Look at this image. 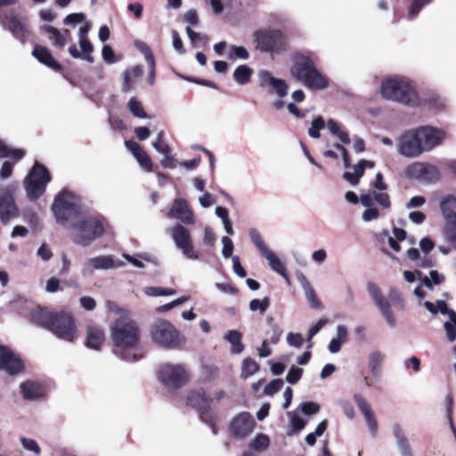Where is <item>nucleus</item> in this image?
Listing matches in <instances>:
<instances>
[{
  "label": "nucleus",
  "mask_w": 456,
  "mask_h": 456,
  "mask_svg": "<svg viewBox=\"0 0 456 456\" xmlns=\"http://www.w3.org/2000/svg\"><path fill=\"white\" fill-rule=\"evenodd\" d=\"M283 384L284 382L281 379H275L265 386L264 393L266 395H273L282 388Z\"/></svg>",
  "instance_id": "5fc2aeb1"
},
{
  "label": "nucleus",
  "mask_w": 456,
  "mask_h": 456,
  "mask_svg": "<svg viewBox=\"0 0 456 456\" xmlns=\"http://www.w3.org/2000/svg\"><path fill=\"white\" fill-rule=\"evenodd\" d=\"M259 86L269 94L276 93L280 98L287 95L289 86L283 79L274 77L268 70L258 72Z\"/></svg>",
  "instance_id": "6ab92c4d"
},
{
  "label": "nucleus",
  "mask_w": 456,
  "mask_h": 456,
  "mask_svg": "<svg viewBox=\"0 0 456 456\" xmlns=\"http://www.w3.org/2000/svg\"><path fill=\"white\" fill-rule=\"evenodd\" d=\"M222 243H223L222 254H223L224 257H225V258L231 257L232 255L233 248H234L232 240L228 236H224L222 238Z\"/></svg>",
  "instance_id": "680f3d73"
},
{
  "label": "nucleus",
  "mask_w": 456,
  "mask_h": 456,
  "mask_svg": "<svg viewBox=\"0 0 456 456\" xmlns=\"http://www.w3.org/2000/svg\"><path fill=\"white\" fill-rule=\"evenodd\" d=\"M444 235L446 240L456 249V222L446 224L444 227Z\"/></svg>",
  "instance_id": "864d4df0"
},
{
  "label": "nucleus",
  "mask_w": 456,
  "mask_h": 456,
  "mask_svg": "<svg viewBox=\"0 0 456 456\" xmlns=\"http://www.w3.org/2000/svg\"><path fill=\"white\" fill-rule=\"evenodd\" d=\"M267 322L272 325V335L270 337V342L272 344H277L280 341L281 336L282 334V330L277 323H273V317L267 318Z\"/></svg>",
  "instance_id": "13d9d810"
},
{
  "label": "nucleus",
  "mask_w": 456,
  "mask_h": 456,
  "mask_svg": "<svg viewBox=\"0 0 456 456\" xmlns=\"http://www.w3.org/2000/svg\"><path fill=\"white\" fill-rule=\"evenodd\" d=\"M253 37L256 48L263 53L280 54L289 50V40L280 29H258Z\"/></svg>",
  "instance_id": "0eeeda50"
},
{
  "label": "nucleus",
  "mask_w": 456,
  "mask_h": 456,
  "mask_svg": "<svg viewBox=\"0 0 456 456\" xmlns=\"http://www.w3.org/2000/svg\"><path fill=\"white\" fill-rule=\"evenodd\" d=\"M429 274L430 278H428V276H424L421 279L422 284L429 289H433V284L439 285L444 281V276L443 274H440L436 270L431 271Z\"/></svg>",
  "instance_id": "ea45409f"
},
{
  "label": "nucleus",
  "mask_w": 456,
  "mask_h": 456,
  "mask_svg": "<svg viewBox=\"0 0 456 456\" xmlns=\"http://www.w3.org/2000/svg\"><path fill=\"white\" fill-rule=\"evenodd\" d=\"M415 129L420 140L423 152L429 151L441 144L445 137V134L442 129L434 126H424Z\"/></svg>",
  "instance_id": "a211bd4d"
},
{
  "label": "nucleus",
  "mask_w": 456,
  "mask_h": 456,
  "mask_svg": "<svg viewBox=\"0 0 456 456\" xmlns=\"http://www.w3.org/2000/svg\"><path fill=\"white\" fill-rule=\"evenodd\" d=\"M269 445L270 439L267 435L263 433L257 434L248 444L249 448L256 452H264L268 449Z\"/></svg>",
  "instance_id": "c9c22d12"
},
{
  "label": "nucleus",
  "mask_w": 456,
  "mask_h": 456,
  "mask_svg": "<svg viewBox=\"0 0 456 456\" xmlns=\"http://www.w3.org/2000/svg\"><path fill=\"white\" fill-rule=\"evenodd\" d=\"M212 402L213 399L207 395L204 388L191 389L186 395V404L197 411L200 419L212 412Z\"/></svg>",
  "instance_id": "f3484780"
},
{
  "label": "nucleus",
  "mask_w": 456,
  "mask_h": 456,
  "mask_svg": "<svg viewBox=\"0 0 456 456\" xmlns=\"http://www.w3.org/2000/svg\"><path fill=\"white\" fill-rule=\"evenodd\" d=\"M102 54L103 60L107 63L111 64V63H114L116 61L115 53H114L113 49L111 48V46H110L108 45H105L102 47Z\"/></svg>",
  "instance_id": "338daca9"
},
{
  "label": "nucleus",
  "mask_w": 456,
  "mask_h": 456,
  "mask_svg": "<svg viewBox=\"0 0 456 456\" xmlns=\"http://www.w3.org/2000/svg\"><path fill=\"white\" fill-rule=\"evenodd\" d=\"M228 58L230 60H247L249 58V53L244 46L232 45L228 53Z\"/></svg>",
  "instance_id": "c03bdc74"
},
{
  "label": "nucleus",
  "mask_w": 456,
  "mask_h": 456,
  "mask_svg": "<svg viewBox=\"0 0 456 456\" xmlns=\"http://www.w3.org/2000/svg\"><path fill=\"white\" fill-rule=\"evenodd\" d=\"M51 181L49 170L42 164L36 163L24 180V187L29 200H37L45 191Z\"/></svg>",
  "instance_id": "6e6552de"
},
{
  "label": "nucleus",
  "mask_w": 456,
  "mask_h": 456,
  "mask_svg": "<svg viewBox=\"0 0 456 456\" xmlns=\"http://www.w3.org/2000/svg\"><path fill=\"white\" fill-rule=\"evenodd\" d=\"M53 313L37 306L29 312V322L48 330Z\"/></svg>",
  "instance_id": "bb28decb"
},
{
  "label": "nucleus",
  "mask_w": 456,
  "mask_h": 456,
  "mask_svg": "<svg viewBox=\"0 0 456 456\" xmlns=\"http://www.w3.org/2000/svg\"><path fill=\"white\" fill-rule=\"evenodd\" d=\"M201 375L204 382H210L217 377L218 369L214 366H203Z\"/></svg>",
  "instance_id": "4d7b16f0"
},
{
  "label": "nucleus",
  "mask_w": 456,
  "mask_h": 456,
  "mask_svg": "<svg viewBox=\"0 0 456 456\" xmlns=\"http://www.w3.org/2000/svg\"><path fill=\"white\" fill-rule=\"evenodd\" d=\"M327 127L333 135L337 136L341 141L342 143L349 144L351 142L347 132L343 131L340 128V126L334 119H329L327 121Z\"/></svg>",
  "instance_id": "f704fd0d"
},
{
  "label": "nucleus",
  "mask_w": 456,
  "mask_h": 456,
  "mask_svg": "<svg viewBox=\"0 0 456 456\" xmlns=\"http://www.w3.org/2000/svg\"><path fill=\"white\" fill-rule=\"evenodd\" d=\"M270 305L269 297H265L262 300L255 298L249 302V309L253 312L259 310L264 314Z\"/></svg>",
  "instance_id": "3c124183"
},
{
  "label": "nucleus",
  "mask_w": 456,
  "mask_h": 456,
  "mask_svg": "<svg viewBox=\"0 0 456 456\" xmlns=\"http://www.w3.org/2000/svg\"><path fill=\"white\" fill-rule=\"evenodd\" d=\"M405 175L422 183H434L440 180V172L436 167L424 162H414L404 170Z\"/></svg>",
  "instance_id": "f8f14e48"
},
{
  "label": "nucleus",
  "mask_w": 456,
  "mask_h": 456,
  "mask_svg": "<svg viewBox=\"0 0 456 456\" xmlns=\"http://www.w3.org/2000/svg\"><path fill=\"white\" fill-rule=\"evenodd\" d=\"M242 334L238 330H229L224 338L232 344V353L240 354L244 350V345L241 342Z\"/></svg>",
  "instance_id": "2f4dec72"
},
{
  "label": "nucleus",
  "mask_w": 456,
  "mask_h": 456,
  "mask_svg": "<svg viewBox=\"0 0 456 456\" xmlns=\"http://www.w3.org/2000/svg\"><path fill=\"white\" fill-rule=\"evenodd\" d=\"M20 392L23 398L28 400L41 398L45 393V388L41 384L31 380L21 383Z\"/></svg>",
  "instance_id": "cd10ccee"
},
{
  "label": "nucleus",
  "mask_w": 456,
  "mask_h": 456,
  "mask_svg": "<svg viewBox=\"0 0 456 456\" xmlns=\"http://www.w3.org/2000/svg\"><path fill=\"white\" fill-rule=\"evenodd\" d=\"M79 45L82 50V52H80L82 53V59L93 63L94 58L91 54L94 51V47L89 39L79 40Z\"/></svg>",
  "instance_id": "a18cd8bd"
},
{
  "label": "nucleus",
  "mask_w": 456,
  "mask_h": 456,
  "mask_svg": "<svg viewBox=\"0 0 456 456\" xmlns=\"http://www.w3.org/2000/svg\"><path fill=\"white\" fill-rule=\"evenodd\" d=\"M368 292L380 311L382 316L390 327L395 326V318L394 316L391 305L396 309H404L405 303L398 289L391 288L387 298L383 295L379 287L374 282H369Z\"/></svg>",
  "instance_id": "7ed1b4c3"
},
{
  "label": "nucleus",
  "mask_w": 456,
  "mask_h": 456,
  "mask_svg": "<svg viewBox=\"0 0 456 456\" xmlns=\"http://www.w3.org/2000/svg\"><path fill=\"white\" fill-rule=\"evenodd\" d=\"M305 297H306V299H307L310 306L313 309H321V308H322V304L321 300L317 297L314 289L310 285H308L305 288Z\"/></svg>",
  "instance_id": "09e8293b"
},
{
  "label": "nucleus",
  "mask_w": 456,
  "mask_h": 456,
  "mask_svg": "<svg viewBox=\"0 0 456 456\" xmlns=\"http://www.w3.org/2000/svg\"><path fill=\"white\" fill-rule=\"evenodd\" d=\"M253 75V69L247 65L238 66L233 72V79L239 85L248 84Z\"/></svg>",
  "instance_id": "72a5a7b5"
},
{
  "label": "nucleus",
  "mask_w": 456,
  "mask_h": 456,
  "mask_svg": "<svg viewBox=\"0 0 456 456\" xmlns=\"http://www.w3.org/2000/svg\"><path fill=\"white\" fill-rule=\"evenodd\" d=\"M20 442L24 448L28 451L35 452L36 454H39L41 452V449L38 446L37 443L30 438L22 437Z\"/></svg>",
  "instance_id": "0e129e2a"
},
{
  "label": "nucleus",
  "mask_w": 456,
  "mask_h": 456,
  "mask_svg": "<svg viewBox=\"0 0 456 456\" xmlns=\"http://www.w3.org/2000/svg\"><path fill=\"white\" fill-rule=\"evenodd\" d=\"M86 20V15L83 12L70 13L64 19L65 24H77Z\"/></svg>",
  "instance_id": "69168bd1"
},
{
  "label": "nucleus",
  "mask_w": 456,
  "mask_h": 456,
  "mask_svg": "<svg viewBox=\"0 0 456 456\" xmlns=\"http://www.w3.org/2000/svg\"><path fill=\"white\" fill-rule=\"evenodd\" d=\"M301 411L305 415H313L320 411V405L316 403L306 402L301 404Z\"/></svg>",
  "instance_id": "e2e57ef3"
},
{
  "label": "nucleus",
  "mask_w": 456,
  "mask_h": 456,
  "mask_svg": "<svg viewBox=\"0 0 456 456\" xmlns=\"http://www.w3.org/2000/svg\"><path fill=\"white\" fill-rule=\"evenodd\" d=\"M440 208L444 218L447 221V224H452L456 222V198L449 195L444 198L441 203Z\"/></svg>",
  "instance_id": "c85d7f7f"
},
{
  "label": "nucleus",
  "mask_w": 456,
  "mask_h": 456,
  "mask_svg": "<svg viewBox=\"0 0 456 456\" xmlns=\"http://www.w3.org/2000/svg\"><path fill=\"white\" fill-rule=\"evenodd\" d=\"M260 369L259 364L252 358H246L242 362L241 377L244 379L252 376Z\"/></svg>",
  "instance_id": "58836bf2"
},
{
  "label": "nucleus",
  "mask_w": 456,
  "mask_h": 456,
  "mask_svg": "<svg viewBox=\"0 0 456 456\" xmlns=\"http://www.w3.org/2000/svg\"><path fill=\"white\" fill-rule=\"evenodd\" d=\"M0 25L5 30H8L20 42L24 44L28 36L27 24L17 14H2L0 13Z\"/></svg>",
  "instance_id": "4468645a"
},
{
  "label": "nucleus",
  "mask_w": 456,
  "mask_h": 456,
  "mask_svg": "<svg viewBox=\"0 0 456 456\" xmlns=\"http://www.w3.org/2000/svg\"><path fill=\"white\" fill-rule=\"evenodd\" d=\"M134 158L143 169L148 172H151L153 170L151 159L144 150H142Z\"/></svg>",
  "instance_id": "8fccbe9b"
},
{
  "label": "nucleus",
  "mask_w": 456,
  "mask_h": 456,
  "mask_svg": "<svg viewBox=\"0 0 456 456\" xmlns=\"http://www.w3.org/2000/svg\"><path fill=\"white\" fill-rule=\"evenodd\" d=\"M354 401L355 402L358 409L362 413L365 420L369 426V428L373 436H376L378 431V422L375 415L371 410L370 403L367 400L360 394L354 395Z\"/></svg>",
  "instance_id": "b1692460"
},
{
  "label": "nucleus",
  "mask_w": 456,
  "mask_h": 456,
  "mask_svg": "<svg viewBox=\"0 0 456 456\" xmlns=\"http://www.w3.org/2000/svg\"><path fill=\"white\" fill-rule=\"evenodd\" d=\"M325 127V121L322 116L317 117L312 122L311 127L308 129L310 137L318 139L321 137L320 131Z\"/></svg>",
  "instance_id": "79ce46f5"
},
{
  "label": "nucleus",
  "mask_w": 456,
  "mask_h": 456,
  "mask_svg": "<svg viewBox=\"0 0 456 456\" xmlns=\"http://www.w3.org/2000/svg\"><path fill=\"white\" fill-rule=\"evenodd\" d=\"M256 426L253 417L242 411L232 418L229 425L231 435L236 439H243L249 436Z\"/></svg>",
  "instance_id": "2eb2a0df"
},
{
  "label": "nucleus",
  "mask_w": 456,
  "mask_h": 456,
  "mask_svg": "<svg viewBox=\"0 0 456 456\" xmlns=\"http://www.w3.org/2000/svg\"><path fill=\"white\" fill-rule=\"evenodd\" d=\"M289 73L311 90H323L329 86L327 77L316 68L314 61L307 54L295 52L291 54Z\"/></svg>",
  "instance_id": "f03ea898"
},
{
  "label": "nucleus",
  "mask_w": 456,
  "mask_h": 456,
  "mask_svg": "<svg viewBox=\"0 0 456 456\" xmlns=\"http://www.w3.org/2000/svg\"><path fill=\"white\" fill-rule=\"evenodd\" d=\"M0 370L14 376L23 372L25 366L21 359L10 348L0 345Z\"/></svg>",
  "instance_id": "aec40b11"
},
{
  "label": "nucleus",
  "mask_w": 456,
  "mask_h": 456,
  "mask_svg": "<svg viewBox=\"0 0 456 456\" xmlns=\"http://www.w3.org/2000/svg\"><path fill=\"white\" fill-rule=\"evenodd\" d=\"M354 401L355 402L358 409L362 413L365 420L369 426V428L373 436H376L378 431V422L375 415L371 410L370 403L367 400L360 394L354 395Z\"/></svg>",
  "instance_id": "393cba45"
},
{
  "label": "nucleus",
  "mask_w": 456,
  "mask_h": 456,
  "mask_svg": "<svg viewBox=\"0 0 456 456\" xmlns=\"http://www.w3.org/2000/svg\"><path fill=\"white\" fill-rule=\"evenodd\" d=\"M432 2V0H412L411 4L409 7V18H415L420 10L426 5Z\"/></svg>",
  "instance_id": "603ef678"
},
{
  "label": "nucleus",
  "mask_w": 456,
  "mask_h": 456,
  "mask_svg": "<svg viewBox=\"0 0 456 456\" xmlns=\"http://www.w3.org/2000/svg\"><path fill=\"white\" fill-rule=\"evenodd\" d=\"M153 147L157 151L162 154H170L171 149L169 145L164 141V131L158 134L157 139L152 142Z\"/></svg>",
  "instance_id": "de8ad7c7"
},
{
  "label": "nucleus",
  "mask_w": 456,
  "mask_h": 456,
  "mask_svg": "<svg viewBox=\"0 0 456 456\" xmlns=\"http://www.w3.org/2000/svg\"><path fill=\"white\" fill-rule=\"evenodd\" d=\"M32 55L42 64L47 66L56 72H60L62 70V66L59 63L50 50L45 46L36 45L32 51Z\"/></svg>",
  "instance_id": "a878e982"
},
{
  "label": "nucleus",
  "mask_w": 456,
  "mask_h": 456,
  "mask_svg": "<svg viewBox=\"0 0 456 456\" xmlns=\"http://www.w3.org/2000/svg\"><path fill=\"white\" fill-rule=\"evenodd\" d=\"M152 341L166 349H177L183 344V338L169 321L158 319L151 326Z\"/></svg>",
  "instance_id": "39448f33"
},
{
  "label": "nucleus",
  "mask_w": 456,
  "mask_h": 456,
  "mask_svg": "<svg viewBox=\"0 0 456 456\" xmlns=\"http://www.w3.org/2000/svg\"><path fill=\"white\" fill-rule=\"evenodd\" d=\"M159 379L166 387L179 389L189 381V373L182 364L166 363L158 371Z\"/></svg>",
  "instance_id": "9b49d317"
},
{
  "label": "nucleus",
  "mask_w": 456,
  "mask_h": 456,
  "mask_svg": "<svg viewBox=\"0 0 456 456\" xmlns=\"http://www.w3.org/2000/svg\"><path fill=\"white\" fill-rule=\"evenodd\" d=\"M249 235L252 242L258 248L262 256L265 254L266 251L270 250L265 244L264 240L258 231L252 229L249 232Z\"/></svg>",
  "instance_id": "37998d69"
},
{
  "label": "nucleus",
  "mask_w": 456,
  "mask_h": 456,
  "mask_svg": "<svg viewBox=\"0 0 456 456\" xmlns=\"http://www.w3.org/2000/svg\"><path fill=\"white\" fill-rule=\"evenodd\" d=\"M77 233L74 237V242L82 246L90 245L94 240L104 233L102 223L95 217H86L73 224Z\"/></svg>",
  "instance_id": "1a4fd4ad"
},
{
  "label": "nucleus",
  "mask_w": 456,
  "mask_h": 456,
  "mask_svg": "<svg viewBox=\"0 0 456 456\" xmlns=\"http://www.w3.org/2000/svg\"><path fill=\"white\" fill-rule=\"evenodd\" d=\"M169 215L171 217L176 218L186 224L194 223L193 214L189 208L187 201L183 199H175L174 200Z\"/></svg>",
  "instance_id": "5701e85b"
},
{
  "label": "nucleus",
  "mask_w": 456,
  "mask_h": 456,
  "mask_svg": "<svg viewBox=\"0 0 456 456\" xmlns=\"http://www.w3.org/2000/svg\"><path fill=\"white\" fill-rule=\"evenodd\" d=\"M303 372L304 370L302 368L295 366L291 367L286 376V381L289 382V384L297 383L300 380Z\"/></svg>",
  "instance_id": "6e6d98bb"
},
{
  "label": "nucleus",
  "mask_w": 456,
  "mask_h": 456,
  "mask_svg": "<svg viewBox=\"0 0 456 456\" xmlns=\"http://www.w3.org/2000/svg\"><path fill=\"white\" fill-rule=\"evenodd\" d=\"M384 359L385 354L379 351H374L370 354L368 366L374 377L380 376Z\"/></svg>",
  "instance_id": "7c9ffc66"
},
{
  "label": "nucleus",
  "mask_w": 456,
  "mask_h": 456,
  "mask_svg": "<svg viewBox=\"0 0 456 456\" xmlns=\"http://www.w3.org/2000/svg\"><path fill=\"white\" fill-rule=\"evenodd\" d=\"M90 264L94 269H110L115 266L111 256H99L90 259Z\"/></svg>",
  "instance_id": "e433bc0d"
},
{
  "label": "nucleus",
  "mask_w": 456,
  "mask_h": 456,
  "mask_svg": "<svg viewBox=\"0 0 456 456\" xmlns=\"http://www.w3.org/2000/svg\"><path fill=\"white\" fill-rule=\"evenodd\" d=\"M52 211L60 224H66L80 213L79 198L67 189H62L54 198Z\"/></svg>",
  "instance_id": "423d86ee"
},
{
  "label": "nucleus",
  "mask_w": 456,
  "mask_h": 456,
  "mask_svg": "<svg viewBox=\"0 0 456 456\" xmlns=\"http://www.w3.org/2000/svg\"><path fill=\"white\" fill-rule=\"evenodd\" d=\"M57 338L68 342L77 338V325L74 317L66 312H54L49 329Z\"/></svg>",
  "instance_id": "9d476101"
},
{
  "label": "nucleus",
  "mask_w": 456,
  "mask_h": 456,
  "mask_svg": "<svg viewBox=\"0 0 456 456\" xmlns=\"http://www.w3.org/2000/svg\"><path fill=\"white\" fill-rule=\"evenodd\" d=\"M383 98L415 107L419 103L416 90L408 83L398 78L386 79L381 84Z\"/></svg>",
  "instance_id": "20e7f679"
},
{
  "label": "nucleus",
  "mask_w": 456,
  "mask_h": 456,
  "mask_svg": "<svg viewBox=\"0 0 456 456\" xmlns=\"http://www.w3.org/2000/svg\"><path fill=\"white\" fill-rule=\"evenodd\" d=\"M172 238L176 247L182 250L183 254L190 259L199 258L198 253L194 250L191 236L187 228L182 224H176L172 229Z\"/></svg>",
  "instance_id": "dca6fc26"
},
{
  "label": "nucleus",
  "mask_w": 456,
  "mask_h": 456,
  "mask_svg": "<svg viewBox=\"0 0 456 456\" xmlns=\"http://www.w3.org/2000/svg\"><path fill=\"white\" fill-rule=\"evenodd\" d=\"M202 422L206 423L211 428L214 435L218 433V428L216 427V415L215 412H210L207 415H203L202 418L200 419Z\"/></svg>",
  "instance_id": "bf43d9fd"
},
{
  "label": "nucleus",
  "mask_w": 456,
  "mask_h": 456,
  "mask_svg": "<svg viewBox=\"0 0 456 456\" xmlns=\"http://www.w3.org/2000/svg\"><path fill=\"white\" fill-rule=\"evenodd\" d=\"M449 322H444V330L449 341L452 342L456 339V313L451 310L449 313Z\"/></svg>",
  "instance_id": "4c0bfd02"
},
{
  "label": "nucleus",
  "mask_w": 456,
  "mask_h": 456,
  "mask_svg": "<svg viewBox=\"0 0 456 456\" xmlns=\"http://www.w3.org/2000/svg\"><path fill=\"white\" fill-rule=\"evenodd\" d=\"M398 152L407 158H416L423 153L416 129L405 131L398 140Z\"/></svg>",
  "instance_id": "ddd939ff"
},
{
  "label": "nucleus",
  "mask_w": 456,
  "mask_h": 456,
  "mask_svg": "<svg viewBox=\"0 0 456 456\" xmlns=\"http://www.w3.org/2000/svg\"><path fill=\"white\" fill-rule=\"evenodd\" d=\"M128 109L134 117L140 118H146L147 113L140 101L136 98H131L128 102Z\"/></svg>",
  "instance_id": "a19ab883"
},
{
  "label": "nucleus",
  "mask_w": 456,
  "mask_h": 456,
  "mask_svg": "<svg viewBox=\"0 0 456 456\" xmlns=\"http://www.w3.org/2000/svg\"><path fill=\"white\" fill-rule=\"evenodd\" d=\"M397 444L403 456H413L411 445L407 438H402L401 441L397 443Z\"/></svg>",
  "instance_id": "774afa93"
},
{
  "label": "nucleus",
  "mask_w": 456,
  "mask_h": 456,
  "mask_svg": "<svg viewBox=\"0 0 456 456\" xmlns=\"http://www.w3.org/2000/svg\"><path fill=\"white\" fill-rule=\"evenodd\" d=\"M41 30L49 34V39L53 45L58 48H63L66 45V37L58 28L51 25H43Z\"/></svg>",
  "instance_id": "c756f323"
},
{
  "label": "nucleus",
  "mask_w": 456,
  "mask_h": 456,
  "mask_svg": "<svg viewBox=\"0 0 456 456\" xmlns=\"http://www.w3.org/2000/svg\"><path fill=\"white\" fill-rule=\"evenodd\" d=\"M135 46L144 55L148 64L154 65L155 57L151 47L143 41H136Z\"/></svg>",
  "instance_id": "49530a36"
},
{
  "label": "nucleus",
  "mask_w": 456,
  "mask_h": 456,
  "mask_svg": "<svg viewBox=\"0 0 456 456\" xmlns=\"http://www.w3.org/2000/svg\"><path fill=\"white\" fill-rule=\"evenodd\" d=\"M374 200L380 205L383 208H390L391 200L388 193L376 192L374 193Z\"/></svg>",
  "instance_id": "052dcab7"
},
{
  "label": "nucleus",
  "mask_w": 456,
  "mask_h": 456,
  "mask_svg": "<svg viewBox=\"0 0 456 456\" xmlns=\"http://www.w3.org/2000/svg\"><path fill=\"white\" fill-rule=\"evenodd\" d=\"M113 353L127 362L142 358L141 350V330L137 322L127 317H118L110 327Z\"/></svg>",
  "instance_id": "f257e3e1"
},
{
  "label": "nucleus",
  "mask_w": 456,
  "mask_h": 456,
  "mask_svg": "<svg viewBox=\"0 0 456 456\" xmlns=\"http://www.w3.org/2000/svg\"><path fill=\"white\" fill-rule=\"evenodd\" d=\"M20 216V210L15 202V199L10 191H4L0 194V219L4 224H7L11 219Z\"/></svg>",
  "instance_id": "412c9836"
},
{
  "label": "nucleus",
  "mask_w": 456,
  "mask_h": 456,
  "mask_svg": "<svg viewBox=\"0 0 456 456\" xmlns=\"http://www.w3.org/2000/svg\"><path fill=\"white\" fill-rule=\"evenodd\" d=\"M269 262L270 266L273 271L281 274L282 277L288 279L287 271L284 264L275 256V254L270 249L263 255Z\"/></svg>",
  "instance_id": "473e14b6"
},
{
  "label": "nucleus",
  "mask_w": 456,
  "mask_h": 456,
  "mask_svg": "<svg viewBox=\"0 0 456 456\" xmlns=\"http://www.w3.org/2000/svg\"><path fill=\"white\" fill-rule=\"evenodd\" d=\"M105 338V332L101 326L94 323L86 326L85 341L86 347L99 351L102 349Z\"/></svg>",
  "instance_id": "4be33fe9"
}]
</instances>
